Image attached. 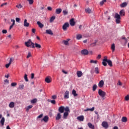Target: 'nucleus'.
<instances>
[{
    "instance_id": "nucleus-28",
    "label": "nucleus",
    "mask_w": 129,
    "mask_h": 129,
    "mask_svg": "<svg viewBox=\"0 0 129 129\" xmlns=\"http://www.w3.org/2000/svg\"><path fill=\"white\" fill-rule=\"evenodd\" d=\"M111 49L112 51V52H113L115 50V45L114 44V43H113L111 46Z\"/></svg>"
},
{
    "instance_id": "nucleus-14",
    "label": "nucleus",
    "mask_w": 129,
    "mask_h": 129,
    "mask_svg": "<svg viewBox=\"0 0 129 129\" xmlns=\"http://www.w3.org/2000/svg\"><path fill=\"white\" fill-rule=\"evenodd\" d=\"M77 119L80 121H83L84 120V116L83 115L79 116L77 117Z\"/></svg>"
},
{
    "instance_id": "nucleus-3",
    "label": "nucleus",
    "mask_w": 129,
    "mask_h": 129,
    "mask_svg": "<svg viewBox=\"0 0 129 129\" xmlns=\"http://www.w3.org/2000/svg\"><path fill=\"white\" fill-rule=\"evenodd\" d=\"M98 94L102 97V99H105V95H106V93L102 91L101 89H99Z\"/></svg>"
},
{
    "instance_id": "nucleus-27",
    "label": "nucleus",
    "mask_w": 129,
    "mask_h": 129,
    "mask_svg": "<svg viewBox=\"0 0 129 129\" xmlns=\"http://www.w3.org/2000/svg\"><path fill=\"white\" fill-rule=\"evenodd\" d=\"M121 121L122 122H126V121H127V118H126V117H122L121 118Z\"/></svg>"
},
{
    "instance_id": "nucleus-1",
    "label": "nucleus",
    "mask_w": 129,
    "mask_h": 129,
    "mask_svg": "<svg viewBox=\"0 0 129 129\" xmlns=\"http://www.w3.org/2000/svg\"><path fill=\"white\" fill-rule=\"evenodd\" d=\"M64 110L65 111H70V109H69V107H66V108H64L63 106H60L58 108V112L59 113H63Z\"/></svg>"
},
{
    "instance_id": "nucleus-50",
    "label": "nucleus",
    "mask_w": 129,
    "mask_h": 129,
    "mask_svg": "<svg viewBox=\"0 0 129 129\" xmlns=\"http://www.w3.org/2000/svg\"><path fill=\"white\" fill-rule=\"evenodd\" d=\"M11 86L14 87L15 86H17V83H11Z\"/></svg>"
},
{
    "instance_id": "nucleus-12",
    "label": "nucleus",
    "mask_w": 129,
    "mask_h": 129,
    "mask_svg": "<svg viewBox=\"0 0 129 129\" xmlns=\"http://www.w3.org/2000/svg\"><path fill=\"white\" fill-rule=\"evenodd\" d=\"M64 97L66 99H68V98H69V92L68 91L65 92Z\"/></svg>"
},
{
    "instance_id": "nucleus-19",
    "label": "nucleus",
    "mask_w": 129,
    "mask_h": 129,
    "mask_svg": "<svg viewBox=\"0 0 129 129\" xmlns=\"http://www.w3.org/2000/svg\"><path fill=\"white\" fill-rule=\"evenodd\" d=\"M37 24L40 29H42L44 27V24H42V23L40 22V21H38Z\"/></svg>"
},
{
    "instance_id": "nucleus-36",
    "label": "nucleus",
    "mask_w": 129,
    "mask_h": 129,
    "mask_svg": "<svg viewBox=\"0 0 129 129\" xmlns=\"http://www.w3.org/2000/svg\"><path fill=\"white\" fill-rule=\"evenodd\" d=\"M72 94H73L74 96H78V94L76 93V91L74 89L73 90Z\"/></svg>"
},
{
    "instance_id": "nucleus-34",
    "label": "nucleus",
    "mask_w": 129,
    "mask_h": 129,
    "mask_svg": "<svg viewBox=\"0 0 129 129\" xmlns=\"http://www.w3.org/2000/svg\"><path fill=\"white\" fill-rule=\"evenodd\" d=\"M55 19H56V17L55 16H52L50 19V22L52 23L53 22H54V20H55Z\"/></svg>"
},
{
    "instance_id": "nucleus-23",
    "label": "nucleus",
    "mask_w": 129,
    "mask_h": 129,
    "mask_svg": "<svg viewBox=\"0 0 129 129\" xmlns=\"http://www.w3.org/2000/svg\"><path fill=\"white\" fill-rule=\"evenodd\" d=\"M94 107H93L92 108H87L86 109L84 110V111H94Z\"/></svg>"
},
{
    "instance_id": "nucleus-56",
    "label": "nucleus",
    "mask_w": 129,
    "mask_h": 129,
    "mask_svg": "<svg viewBox=\"0 0 129 129\" xmlns=\"http://www.w3.org/2000/svg\"><path fill=\"white\" fill-rule=\"evenodd\" d=\"M31 56H32V55L31 54V52H28L27 58H30V57H31Z\"/></svg>"
},
{
    "instance_id": "nucleus-47",
    "label": "nucleus",
    "mask_w": 129,
    "mask_h": 129,
    "mask_svg": "<svg viewBox=\"0 0 129 129\" xmlns=\"http://www.w3.org/2000/svg\"><path fill=\"white\" fill-rule=\"evenodd\" d=\"M96 43H97V40H95V41L91 44V46H96Z\"/></svg>"
},
{
    "instance_id": "nucleus-38",
    "label": "nucleus",
    "mask_w": 129,
    "mask_h": 129,
    "mask_svg": "<svg viewBox=\"0 0 129 129\" xmlns=\"http://www.w3.org/2000/svg\"><path fill=\"white\" fill-rule=\"evenodd\" d=\"M24 79L26 82H28L29 81V79H28V75L25 74L24 75Z\"/></svg>"
},
{
    "instance_id": "nucleus-51",
    "label": "nucleus",
    "mask_w": 129,
    "mask_h": 129,
    "mask_svg": "<svg viewBox=\"0 0 129 129\" xmlns=\"http://www.w3.org/2000/svg\"><path fill=\"white\" fill-rule=\"evenodd\" d=\"M20 21H21V19H20V18H16V22H17V23H20Z\"/></svg>"
},
{
    "instance_id": "nucleus-35",
    "label": "nucleus",
    "mask_w": 129,
    "mask_h": 129,
    "mask_svg": "<svg viewBox=\"0 0 129 129\" xmlns=\"http://www.w3.org/2000/svg\"><path fill=\"white\" fill-rule=\"evenodd\" d=\"M80 39H82V35L81 34L77 35V39L80 40Z\"/></svg>"
},
{
    "instance_id": "nucleus-13",
    "label": "nucleus",
    "mask_w": 129,
    "mask_h": 129,
    "mask_svg": "<svg viewBox=\"0 0 129 129\" xmlns=\"http://www.w3.org/2000/svg\"><path fill=\"white\" fill-rule=\"evenodd\" d=\"M69 41H70V39H68L67 40H63L62 43L64 45H66V46H68L69 45Z\"/></svg>"
},
{
    "instance_id": "nucleus-37",
    "label": "nucleus",
    "mask_w": 129,
    "mask_h": 129,
    "mask_svg": "<svg viewBox=\"0 0 129 129\" xmlns=\"http://www.w3.org/2000/svg\"><path fill=\"white\" fill-rule=\"evenodd\" d=\"M85 12L87 14H91V10H90L89 8H87V9H85Z\"/></svg>"
},
{
    "instance_id": "nucleus-54",
    "label": "nucleus",
    "mask_w": 129,
    "mask_h": 129,
    "mask_svg": "<svg viewBox=\"0 0 129 129\" xmlns=\"http://www.w3.org/2000/svg\"><path fill=\"white\" fill-rule=\"evenodd\" d=\"M95 114H97V118H99V114H98V112L97 111H95Z\"/></svg>"
},
{
    "instance_id": "nucleus-52",
    "label": "nucleus",
    "mask_w": 129,
    "mask_h": 129,
    "mask_svg": "<svg viewBox=\"0 0 129 129\" xmlns=\"http://www.w3.org/2000/svg\"><path fill=\"white\" fill-rule=\"evenodd\" d=\"M10 65H11V62H9L8 63L6 64V66H5L6 68H9L10 67Z\"/></svg>"
},
{
    "instance_id": "nucleus-62",
    "label": "nucleus",
    "mask_w": 129,
    "mask_h": 129,
    "mask_svg": "<svg viewBox=\"0 0 129 129\" xmlns=\"http://www.w3.org/2000/svg\"><path fill=\"white\" fill-rule=\"evenodd\" d=\"M41 117H43V114H41L39 115L38 117L37 118H41Z\"/></svg>"
},
{
    "instance_id": "nucleus-63",
    "label": "nucleus",
    "mask_w": 129,
    "mask_h": 129,
    "mask_svg": "<svg viewBox=\"0 0 129 129\" xmlns=\"http://www.w3.org/2000/svg\"><path fill=\"white\" fill-rule=\"evenodd\" d=\"M101 58V55H100V54H99V55H98V56L97 57V59L98 60H99V59Z\"/></svg>"
},
{
    "instance_id": "nucleus-17",
    "label": "nucleus",
    "mask_w": 129,
    "mask_h": 129,
    "mask_svg": "<svg viewBox=\"0 0 129 129\" xmlns=\"http://www.w3.org/2000/svg\"><path fill=\"white\" fill-rule=\"evenodd\" d=\"M70 111H66L64 112L63 113V118L64 119H66V118H67V116H68V115H69V113L68 112H70Z\"/></svg>"
},
{
    "instance_id": "nucleus-24",
    "label": "nucleus",
    "mask_w": 129,
    "mask_h": 129,
    "mask_svg": "<svg viewBox=\"0 0 129 129\" xmlns=\"http://www.w3.org/2000/svg\"><path fill=\"white\" fill-rule=\"evenodd\" d=\"M46 34H48V35H53V32H52V30H51V29L46 30Z\"/></svg>"
},
{
    "instance_id": "nucleus-44",
    "label": "nucleus",
    "mask_w": 129,
    "mask_h": 129,
    "mask_svg": "<svg viewBox=\"0 0 129 129\" xmlns=\"http://www.w3.org/2000/svg\"><path fill=\"white\" fill-rule=\"evenodd\" d=\"M24 87H25V86L24 85H20L19 86V89L22 90L24 89Z\"/></svg>"
},
{
    "instance_id": "nucleus-29",
    "label": "nucleus",
    "mask_w": 129,
    "mask_h": 129,
    "mask_svg": "<svg viewBox=\"0 0 129 129\" xmlns=\"http://www.w3.org/2000/svg\"><path fill=\"white\" fill-rule=\"evenodd\" d=\"M30 26V24L27 22V19H25L24 20V27H29Z\"/></svg>"
},
{
    "instance_id": "nucleus-30",
    "label": "nucleus",
    "mask_w": 129,
    "mask_h": 129,
    "mask_svg": "<svg viewBox=\"0 0 129 129\" xmlns=\"http://www.w3.org/2000/svg\"><path fill=\"white\" fill-rule=\"evenodd\" d=\"M88 125L89 127H90V128L94 129V125L92 124L91 123H88Z\"/></svg>"
},
{
    "instance_id": "nucleus-10",
    "label": "nucleus",
    "mask_w": 129,
    "mask_h": 129,
    "mask_svg": "<svg viewBox=\"0 0 129 129\" xmlns=\"http://www.w3.org/2000/svg\"><path fill=\"white\" fill-rule=\"evenodd\" d=\"M61 113H57L56 117H55V119L56 120H59V119H61Z\"/></svg>"
},
{
    "instance_id": "nucleus-33",
    "label": "nucleus",
    "mask_w": 129,
    "mask_h": 129,
    "mask_svg": "<svg viewBox=\"0 0 129 129\" xmlns=\"http://www.w3.org/2000/svg\"><path fill=\"white\" fill-rule=\"evenodd\" d=\"M33 107V105H30L27 106V107L26 108V111H29V110H30V109H31V108H32Z\"/></svg>"
},
{
    "instance_id": "nucleus-60",
    "label": "nucleus",
    "mask_w": 129,
    "mask_h": 129,
    "mask_svg": "<svg viewBox=\"0 0 129 129\" xmlns=\"http://www.w3.org/2000/svg\"><path fill=\"white\" fill-rule=\"evenodd\" d=\"M34 77H35V74L34 73L31 74V79H34Z\"/></svg>"
},
{
    "instance_id": "nucleus-26",
    "label": "nucleus",
    "mask_w": 129,
    "mask_h": 129,
    "mask_svg": "<svg viewBox=\"0 0 129 129\" xmlns=\"http://www.w3.org/2000/svg\"><path fill=\"white\" fill-rule=\"evenodd\" d=\"M5 117H2V119L0 121V122L2 124V126H4V125L5 124Z\"/></svg>"
},
{
    "instance_id": "nucleus-32",
    "label": "nucleus",
    "mask_w": 129,
    "mask_h": 129,
    "mask_svg": "<svg viewBox=\"0 0 129 129\" xmlns=\"http://www.w3.org/2000/svg\"><path fill=\"white\" fill-rule=\"evenodd\" d=\"M120 16H125V13H124V10H121L119 12Z\"/></svg>"
},
{
    "instance_id": "nucleus-42",
    "label": "nucleus",
    "mask_w": 129,
    "mask_h": 129,
    "mask_svg": "<svg viewBox=\"0 0 129 129\" xmlns=\"http://www.w3.org/2000/svg\"><path fill=\"white\" fill-rule=\"evenodd\" d=\"M104 3H106V0H103L100 3V6H103Z\"/></svg>"
},
{
    "instance_id": "nucleus-15",
    "label": "nucleus",
    "mask_w": 129,
    "mask_h": 129,
    "mask_svg": "<svg viewBox=\"0 0 129 129\" xmlns=\"http://www.w3.org/2000/svg\"><path fill=\"white\" fill-rule=\"evenodd\" d=\"M127 2H124L120 4V8H125V7H127Z\"/></svg>"
},
{
    "instance_id": "nucleus-55",
    "label": "nucleus",
    "mask_w": 129,
    "mask_h": 129,
    "mask_svg": "<svg viewBox=\"0 0 129 129\" xmlns=\"http://www.w3.org/2000/svg\"><path fill=\"white\" fill-rule=\"evenodd\" d=\"M117 85H119L120 86H121V85H122V83L121 82H120V81H118V83H117Z\"/></svg>"
},
{
    "instance_id": "nucleus-57",
    "label": "nucleus",
    "mask_w": 129,
    "mask_h": 129,
    "mask_svg": "<svg viewBox=\"0 0 129 129\" xmlns=\"http://www.w3.org/2000/svg\"><path fill=\"white\" fill-rule=\"evenodd\" d=\"M12 62H14V58H11L10 60V61H9V63H10V64H12Z\"/></svg>"
},
{
    "instance_id": "nucleus-8",
    "label": "nucleus",
    "mask_w": 129,
    "mask_h": 129,
    "mask_svg": "<svg viewBox=\"0 0 129 129\" xmlns=\"http://www.w3.org/2000/svg\"><path fill=\"white\" fill-rule=\"evenodd\" d=\"M70 24L72 27H73L74 26H75V21H74V18H72L70 20Z\"/></svg>"
},
{
    "instance_id": "nucleus-46",
    "label": "nucleus",
    "mask_w": 129,
    "mask_h": 129,
    "mask_svg": "<svg viewBox=\"0 0 129 129\" xmlns=\"http://www.w3.org/2000/svg\"><path fill=\"white\" fill-rule=\"evenodd\" d=\"M37 99H34L31 101V103H36L37 102Z\"/></svg>"
},
{
    "instance_id": "nucleus-11",
    "label": "nucleus",
    "mask_w": 129,
    "mask_h": 129,
    "mask_svg": "<svg viewBox=\"0 0 129 129\" xmlns=\"http://www.w3.org/2000/svg\"><path fill=\"white\" fill-rule=\"evenodd\" d=\"M103 85H104V82L103 80H101L98 84V86L101 88V87H103Z\"/></svg>"
},
{
    "instance_id": "nucleus-18",
    "label": "nucleus",
    "mask_w": 129,
    "mask_h": 129,
    "mask_svg": "<svg viewBox=\"0 0 129 129\" xmlns=\"http://www.w3.org/2000/svg\"><path fill=\"white\" fill-rule=\"evenodd\" d=\"M42 120H43L44 122H48V120H49V117L48 116H45L43 118Z\"/></svg>"
},
{
    "instance_id": "nucleus-59",
    "label": "nucleus",
    "mask_w": 129,
    "mask_h": 129,
    "mask_svg": "<svg viewBox=\"0 0 129 129\" xmlns=\"http://www.w3.org/2000/svg\"><path fill=\"white\" fill-rule=\"evenodd\" d=\"M8 5L7 3H3L1 5V7H3L4 6H7Z\"/></svg>"
},
{
    "instance_id": "nucleus-45",
    "label": "nucleus",
    "mask_w": 129,
    "mask_h": 129,
    "mask_svg": "<svg viewBox=\"0 0 129 129\" xmlns=\"http://www.w3.org/2000/svg\"><path fill=\"white\" fill-rule=\"evenodd\" d=\"M29 2V5H33L34 4V0H27Z\"/></svg>"
},
{
    "instance_id": "nucleus-6",
    "label": "nucleus",
    "mask_w": 129,
    "mask_h": 129,
    "mask_svg": "<svg viewBox=\"0 0 129 129\" xmlns=\"http://www.w3.org/2000/svg\"><path fill=\"white\" fill-rule=\"evenodd\" d=\"M107 57L105 56L104 58L103 59L102 64L103 66H107Z\"/></svg>"
},
{
    "instance_id": "nucleus-31",
    "label": "nucleus",
    "mask_w": 129,
    "mask_h": 129,
    "mask_svg": "<svg viewBox=\"0 0 129 129\" xmlns=\"http://www.w3.org/2000/svg\"><path fill=\"white\" fill-rule=\"evenodd\" d=\"M45 82H46V83H51V81L48 77H46L45 78Z\"/></svg>"
},
{
    "instance_id": "nucleus-58",
    "label": "nucleus",
    "mask_w": 129,
    "mask_h": 129,
    "mask_svg": "<svg viewBox=\"0 0 129 129\" xmlns=\"http://www.w3.org/2000/svg\"><path fill=\"white\" fill-rule=\"evenodd\" d=\"M2 33L3 34H7V33H8V31H7V30H3L2 31Z\"/></svg>"
},
{
    "instance_id": "nucleus-2",
    "label": "nucleus",
    "mask_w": 129,
    "mask_h": 129,
    "mask_svg": "<svg viewBox=\"0 0 129 129\" xmlns=\"http://www.w3.org/2000/svg\"><path fill=\"white\" fill-rule=\"evenodd\" d=\"M25 44L26 47H28L29 48H35V44L32 42L31 39H29Z\"/></svg>"
},
{
    "instance_id": "nucleus-53",
    "label": "nucleus",
    "mask_w": 129,
    "mask_h": 129,
    "mask_svg": "<svg viewBox=\"0 0 129 129\" xmlns=\"http://www.w3.org/2000/svg\"><path fill=\"white\" fill-rule=\"evenodd\" d=\"M50 102L52 104H56V101L55 100H50Z\"/></svg>"
},
{
    "instance_id": "nucleus-7",
    "label": "nucleus",
    "mask_w": 129,
    "mask_h": 129,
    "mask_svg": "<svg viewBox=\"0 0 129 129\" xmlns=\"http://www.w3.org/2000/svg\"><path fill=\"white\" fill-rule=\"evenodd\" d=\"M102 125L103 127H105V128H108V123L106 121H103L102 123Z\"/></svg>"
},
{
    "instance_id": "nucleus-40",
    "label": "nucleus",
    "mask_w": 129,
    "mask_h": 129,
    "mask_svg": "<svg viewBox=\"0 0 129 129\" xmlns=\"http://www.w3.org/2000/svg\"><path fill=\"white\" fill-rule=\"evenodd\" d=\"M97 88V85H94L93 86V91H95Z\"/></svg>"
},
{
    "instance_id": "nucleus-39",
    "label": "nucleus",
    "mask_w": 129,
    "mask_h": 129,
    "mask_svg": "<svg viewBox=\"0 0 129 129\" xmlns=\"http://www.w3.org/2000/svg\"><path fill=\"white\" fill-rule=\"evenodd\" d=\"M95 73L96 74H99V69H98V67L95 68Z\"/></svg>"
},
{
    "instance_id": "nucleus-20",
    "label": "nucleus",
    "mask_w": 129,
    "mask_h": 129,
    "mask_svg": "<svg viewBox=\"0 0 129 129\" xmlns=\"http://www.w3.org/2000/svg\"><path fill=\"white\" fill-rule=\"evenodd\" d=\"M9 107L10 108H14L15 107V103L14 102H11L9 104Z\"/></svg>"
},
{
    "instance_id": "nucleus-64",
    "label": "nucleus",
    "mask_w": 129,
    "mask_h": 129,
    "mask_svg": "<svg viewBox=\"0 0 129 129\" xmlns=\"http://www.w3.org/2000/svg\"><path fill=\"white\" fill-rule=\"evenodd\" d=\"M47 10H48V11H52V7H47Z\"/></svg>"
},
{
    "instance_id": "nucleus-22",
    "label": "nucleus",
    "mask_w": 129,
    "mask_h": 129,
    "mask_svg": "<svg viewBox=\"0 0 129 129\" xmlns=\"http://www.w3.org/2000/svg\"><path fill=\"white\" fill-rule=\"evenodd\" d=\"M77 75L78 76V77H81V76H82V75H83V74H82V72L81 71H78L77 73Z\"/></svg>"
},
{
    "instance_id": "nucleus-21",
    "label": "nucleus",
    "mask_w": 129,
    "mask_h": 129,
    "mask_svg": "<svg viewBox=\"0 0 129 129\" xmlns=\"http://www.w3.org/2000/svg\"><path fill=\"white\" fill-rule=\"evenodd\" d=\"M107 63L110 67H112V61L111 60L107 59Z\"/></svg>"
},
{
    "instance_id": "nucleus-48",
    "label": "nucleus",
    "mask_w": 129,
    "mask_h": 129,
    "mask_svg": "<svg viewBox=\"0 0 129 129\" xmlns=\"http://www.w3.org/2000/svg\"><path fill=\"white\" fill-rule=\"evenodd\" d=\"M90 62V63H94L95 64H97V60H91Z\"/></svg>"
},
{
    "instance_id": "nucleus-41",
    "label": "nucleus",
    "mask_w": 129,
    "mask_h": 129,
    "mask_svg": "<svg viewBox=\"0 0 129 129\" xmlns=\"http://www.w3.org/2000/svg\"><path fill=\"white\" fill-rule=\"evenodd\" d=\"M62 13L64 16H66V15H68V11H67V10H63Z\"/></svg>"
},
{
    "instance_id": "nucleus-16",
    "label": "nucleus",
    "mask_w": 129,
    "mask_h": 129,
    "mask_svg": "<svg viewBox=\"0 0 129 129\" xmlns=\"http://www.w3.org/2000/svg\"><path fill=\"white\" fill-rule=\"evenodd\" d=\"M61 12L62 9L61 8L56 9L55 10V13H56L57 15L61 14Z\"/></svg>"
},
{
    "instance_id": "nucleus-5",
    "label": "nucleus",
    "mask_w": 129,
    "mask_h": 129,
    "mask_svg": "<svg viewBox=\"0 0 129 129\" xmlns=\"http://www.w3.org/2000/svg\"><path fill=\"white\" fill-rule=\"evenodd\" d=\"M68 28H69V23H68V22H66L62 26V30L63 31H67Z\"/></svg>"
},
{
    "instance_id": "nucleus-49",
    "label": "nucleus",
    "mask_w": 129,
    "mask_h": 129,
    "mask_svg": "<svg viewBox=\"0 0 129 129\" xmlns=\"http://www.w3.org/2000/svg\"><path fill=\"white\" fill-rule=\"evenodd\" d=\"M125 100H126V101H128L129 100V95H127V96H126L125 97Z\"/></svg>"
},
{
    "instance_id": "nucleus-43",
    "label": "nucleus",
    "mask_w": 129,
    "mask_h": 129,
    "mask_svg": "<svg viewBox=\"0 0 129 129\" xmlns=\"http://www.w3.org/2000/svg\"><path fill=\"white\" fill-rule=\"evenodd\" d=\"M16 8L18 9H22V8H23V6H22V4H19L16 6Z\"/></svg>"
},
{
    "instance_id": "nucleus-4",
    "label": "nucleus",
    "mask_w": 129,
    "mask_h": 129,
    "mask_svg": "<svg viewBox=\"0 0 129 129\" xmlns=\"http://www.w3.org/2000/svg\"><path fill=\"white\" fill-rule=\"evenodd\" d=\"M115 20V22L117 24H119L120 23V15L118 14V13H115V16H114Z\"/></svg>"
},
{
    "instance_id": "nucleus-61",
    "label": "nucleus",
    "mask_w": 129,
    "mask_h": 129,
    "mask_svg": "<svg viewBox=\"0 0 129 129\" xmlns=\"http://www.w3.org/2000/svg\"><path fill=\"white\" fill-rule=\"evenodd\" d=\"M11 22H13L12 25H15L16 21H15V19H11Z\"/></svg>"
},
{
    "instance_id": "nucleus-25",
    "label": "nucleus",
    "mask_w": 129,
    "mask_h": 129,
    "mask_svg": "<svg viewBox=\"0 0 129 129\" xmlns=\"http://www.w3.org/2000/svg\"><path fill=\"white\" fill-rule=\"evenodd\" d=\"M35 48H37V49H41V48H42V46H41V45L37 43H35Z\"/></svg>"
},
{
    "instance_id": "nucleus-9",
    "label": "nucleus",
    "mask_w": 129,
    "mask_h": 129,
    "mask_svg": "<svg viewBox=\"0 0 129 129\" xmlns=\"http://www.w3.org/2000/svg\"><path fill=\"white\" fill-rule=\"evenodd\" d=\"M81 53L83 55H88L89 52L86 49H84L81 51Z\"/></svg>"
}]
</instances>
